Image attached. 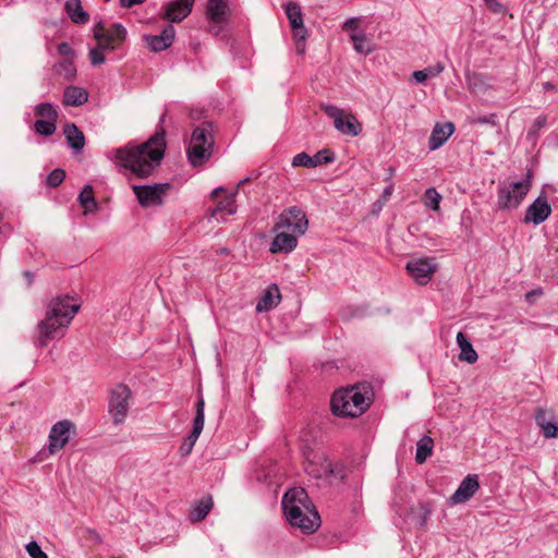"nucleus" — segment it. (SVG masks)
I'll use <instances>...</instances> for the list:
<instances>
[{"instance_id": "obj_1", "label": "nucleus", "mask_w": 558, "mask_h": 558, "mask_svg": "<svg viewBox=\"0 0 558 558\" xmlns=\"http://www.w3.org/2000/svg\"><path fill=\"white\" fill-rule=\"evenodd\" d=\"M166 131L162 125L145 143L112 150L117 163L138 178H147L160 165L166 151Z\"/></svg>"}, {"instance_id": "obj_2", "label": "nucleus", "mask_w": 558, "mask_h": 558, "mask_svg": "<svg viewBox=\"0 0 558 558\" xmlns=\"http://www.w3.org/2000/svg\"><path fill=\"white\" fill-rule=\"evenodd\" d=\"M78 310L80 304L69 294L52 298L47 304L45 318L36 326L35 344L45 348L50 341L62 338Z\"/></svg>"}, {"instance_id": "obj_3", "label": "nucleus", "mask_w": 558, "mask_h": 558, "mask_svg": "<svg viewBox=\"0 0 558 558\" xmlns=\"http://www.w3.org/2000/svg\"><path fill=\"white\" fill-rule=\"evenodd\" d=\"M282 509L289 523L305 533L315 532L320 525L318 512L311 507L307 493L302 487L289 489L282 497Z\"/></svg>"}, {"instance_id": "obj_4", "label": "nucleus", "mask_w": 558, "mask_h": 558, "mask_svg": "<svg viewBox=\"0 0 558 558\" xmlns=\"http://www.w3.org/2000/svg\"><path fill=\"white\" fill-rule=\"evenodd\" d=\"M282 509L289 523L305 533L315 532L320 525L318 512L311 507L307 493L302 487L289 489L282 497Z\"/></svg>"}, {"instance_id": "obj_5", "label": "nucleus", "mask_w": 558, "mask_h": 558, "mask_svg": "<svg viewBox=\"0 0 558 558\" xmlns=\"http://www.w3.org/2000/svg\"><path fill=\"white\" fill-rule=\"evenodd\" d=\"M369 407L364 393L357 387L339 389L333 392L330 400L332 414L337 416L357 417Z\"/></svg>"}, {"instance_id": "obj_6", "label": "nucleus", "mask_w": 558, "mask_h": 558, "mask_svg": "<svg viewBox=\"0 0 558 558\" xmlns=\"http://www.w3.org/2000/svg\"><path fill=\"white\" fill-rule=\"evenodd\" d=\"M214 124L204 122L193 130L187 147V158L196 167L203 165L211 156L214 148Z\"/></svg>"}, {"instance_id": "obj_7", "label": "nucleus", "mask_w": 558, "mask_h": 558, "mask_svg": "<svg viewBox=\"0 0 558 558\" xmlns=\"http://www.w3.org/2000/svg\"><path fill=\"white\" fill-rule=\"evenodd\" d=\"M531 189V173L524 180L500 185L497 193L500 209L517 208Z\"/></svg>"}, {"instance_id": "obj_8", "label": "nucleus", "mask_w": 558, "mask_h": 558, "mask_svg": "<svg viewBox=\"0 0 558 558\" xmlns=\"http://www.w3.org/2000/svg\"><path fill=\"white\" fill-rule=\"evenodd\" d=\"M131 396V389L124 384H118L110 390L108 411L114 425H120L125 421Z\"/></svg>"}, {"instance_id": "obj_9", "label": "nucleus", "mask_w": 558, "mask_h": 558, "mask_svg": "<svg viewBox=\"0 0 558 558\" xmlns=\"http://www.w3.org/2000/svg\"><path fill=\"white\" fill-rule=\"evenodd\" d=\"M305 472L315 478L328 480L330 476L344 478L342 465L332 464L324 453H315L313 459H307Z\"/></svg>"}, {"instance_id": "obj_10", "label": "nucleus", "mask_w": 558, "mask_h": 558, "mask_svg": "<svg viewBox=\"0 0 558 558\" xmlns=\"http://www.w3.org/2000/svg\"><path fill=\"white\" fill-rule=\"evenodd\" d=\"M322 110L333 119L335 128L342 134L357 136L362 132V125L353 114H347L333 105H324Z\"/></svg>"}, {"instance_id": "obj_11", "label": "nucleus", "mask_w": 558, "mask_h": 558, "mask_svg": "<svg viewBox=\"0 0 558 558\" xmlns=\"http://www.w3.org/2000/svg\"><path fill=\"white\" fill-rule=\"evenodd\" d=\"M308 227V220L305 213L296 207H290L283 210L275 223L274 230L289 229L298 235H303Z\"/></svg>"}, {"instance_id": "obj_12", "label": "nucleus", "mask_w": 558, "mask_h": 558, "mask_svg": "<svg viewBox=\"0 0 558 558\" xmlns=\"http://www.w3.org/2000/svg\"><path fill=\"white\" fill-rule=\"evenodd\" d=\"M132 190L142 207H155L163 204V197L170 190L169 183L154 185H132Z\"/></svg>"}, {"instance_id": "obj_13", "label": "nucleus", "mask_w": 558, "mask_h": 558, "mask_svg": "<svg viewBox=\"0 0 558 558\" xmlns=\"http://www.w3.org/2000/svg\"><path fill=\"white\" fill-rule=\"evenodd\" d=\"M205 401L203 397H199L196 402V415L193 420V429L189 437L184 439V441L181 444L179 448V452L182 457H187L197 441L203 428H204V422H205Z\"/></svg>"}, {"instance_id": "obj_14", "label": "nucleus", "mask_w": 558, "mask_h": 558, "mask_svg": "<svg viewBox=\"0 0 558 558\" xmlns=\"http://www.w3.org/2000/svg\"><path fill=\"white\" fill-rule=\"evenodd\" d=\"M195 0H171L163 5L160 16L171 23H180L190 15Z\"/></svg>"}, {"instance_id": "obj_15", "label": "nucleus", "mask_w": 558, "mask_h": 558, "mask_svg": "<svg viewBox=\"0 0 558 558\" xmlns=\"http://www.w3.org/2000/svg\"><path fill=\"white\" fill-rule=\"evenodd\" d=\"M72 429H74V424L69 420L59 421L52 425L49 433L50 453H54L57 450L65 447Z\"/></svg>"}, {"instance_id": "obj_16", "label": "nucleus", "mask_w": 558, "mask_h": 558, "mask_svg": "<svg viewBox=\"0 0 558 558\" xmlns=\"http://www.w3.org/2000/svg\"><path fill=\"white\" fill-rule=\"evenodd\" d=\"M405 268L417 283L426 284L436 271L437 266L429 258H416L409 260Z\"/></svg>"}, {"instance_id": "obj_17", "label": "nucleus", "mask_w": 558, "mask_h": 558, "mask_svg": "<svg viewBox=\"0 0 558 558\" xmlns=\"http://www.w3.org/2000/svg\"><path fill=\"white\" fill-rule=\"evenodd\" d=\"M551 214V207L544 195H539L527 208L523 218L524 223L533 222L535 226L544 222Z\"/></svg>"}, {"instance_id": "obj_18", "label": "nucleus", "mask_w": 558, "mask_h": 558, "mask_svg": "<svg viewBox=\"0 0 558 558\" xmlns=\"http://www.w3.org/2000/svg\"><path fill=\"white\" fill-rule=\"evenodd\" d=\"M480 487L476 474L466 475L460 483L457 490L450 496V504L458 505L470 500Z\"/></svg>"}, {"instance_id": "obj_19", "label": "nucleus", "mask_w": 558, "mask_h": 558, "mask_svg": "<svg viewBox=\"0 0 558 558\" xmlns=\"http://www.w3.org/2000/svg\"><path fill=\"white\" fill-rule=\"evenodd\" d=\"M174 36V27L168 24L160 35H145L143 39L151 51L160 52L172 45Z\"/></svg>"}, {"instance_id": "obj_20", "label": "nucleus", "mask_w": 558, "mask_h": 558, "mask_svg": "<svg viewBox=\"0 0 558 558\" xmlns=\"http://www.w3.org/2000/svg\"><path fill=\"white\" fill-rule=\"evenodd\" d=\"M454 124L452 122L436 123L428 138V147L430 150L440 148L447 140L453 134Z\"/></svg>"}, {"instance_id": "obj_21", "label": "nucleus", "mask_w": 558, "mask_h": 558, "mask_svg": "<svg viewBox=\"0 0 558 558\" xmlns=\"http://www.w3.org/2000/svg\"><path fill=\"white\" fill-rule=\"evenodd\" d=\"M229 12L228 0H208L206 4V17L216 25L227 21Z\"/></svg>"}, {"instance_id": "obj_22", "label": "nucleus", "mask_w": 558, "mask_h": 558, "mask_svg": "<svg viewBox=\"0 0 558 558\" xmlns=\"http://www.w3.org/2000/svg\"><path fill=\"white\" fill-rule=\"evenodd\" d=\"M277 232L270 243V252L272 254L292 252L298 245V234H291L280 230Z\"/></svg>"}, {"instance_id": "obj_23", "label": "nucleus", "mask_w": 558, "mask_h": 558, "mask_svg": "<svg viewBox=\"0 0 558 558\" xmlns=\"http://www.w3.org/2000/svg\"><path fill=\"white\" fill-rule=\"evenodd\" d=\"M125 37V27L119 23H116L111 26L110 29L107 31V35L104 39L105 43L102 44L101 48L114 50L124 41Z\"/></svg>"}, {"instance_id": "obj_24", "label": "nucleus", "mask_w": 558, "mask_h": 558, "mask_svg": "<svg viewBox=\"0 0 558 558\" xmlns=\"http://www.w3.org/2000/svg\"><path fill=\"white\" fill-rule=\"evenodd\" d=\"M88 94L83 87L70 85L63 92V104L65 106L78 107L87 102Z\"/></svg>"}, {"instance_id": "obj_25", "label": "nucleus", "mask_w": 558, "mask_h": 558, "mask_svg": "<svg viewBox=\"0 0 558 558\" xmlns=\"http://www.w3.org/2000/svg\"><path fill=\"white\" fill-rule=\"evenodd\" d=\"M63 133L71 148L76 151H81L83 149L85 146V136L74 123H66L64 125Z\"/></svg>"}, {"instance_id": "obj_26", "label": "nucleus", "mask_w": 558, "mask_h": 558, "mask_svg": "<svg viewBox=\"0 0 558 558\" xmlns=\"http://www.w3.org/2000/svg\"><path fill=\"white\" fill-rule=\"evenodd\" d=\"M457 343L461 350L459 359L470 364L475 363L478 357L477 353L473 349V345L468 339V337L462 331H459L457 335Z\"/></svg>"}, {"instance_id": "obj_27", "label": "nucleus", "mask_w": 558, "mask_h": 558, "mask_svg": "<svg viewBox=\"0 0 558 558\" xmlns=\"http://www.w3.org/2000/svg\"><path fill=\"white\" fill-rule=\"evenodd\" d=\"M64 9L72 22L76 24H86L89 15L82 8L80 0H66Z\"/></svg>"}, {"instance_id": "obj_28", "label": "nucleus", "mask_w": 558, "mask_h": 558, "mask_svg": "<svg viewBox=\"0 0 558 558\" xmlns=\"http://www.w3.org/2000/svg\"><path fill=\"white\" fill-rule=\"evenodd\" d=\"M235 193L228 195L225 199L220 201L217 206L211 211V217L216 219H225L227 216H231L235 214L236 206H235Z\"/></svg>"}, {"instance_id": "obj_29", "label": "nucleus", "mask_w": 558, "mask_h": 558, "mask_svg": "<svg viewBox=\"0 0 558 558\" xmlns=\"http://www.w3.org/2000/svg\"><path fill=\"white\" fill-rule=\"evenodd\" d=\"M214 506L211 496L203 497L191 510L189 518L192 522H199L206 518Z\"/></svg>"}, {"instance_id": "obj_30", "label": "nucleus", "mask_w": 558, "mask_h": 558, "mask_svg": "<svg viewBox=\"0 0 558 558\" xmlns=\"http://www.w3.org/2000/svg\"><path fill=\"white\" fill-rule=\"evenodd\" d=\"M434 440L429 436H423L416 444L415 461L417 464L424 463L432 456Z\"/></svg>"}, {"instance_id": "obj_31", "label": "nucleus", "mask_w": 558, "mask_h": 558, "mask_svg": "<svg viewBox=\"0 0 558 558\" xmlns=\"http://www.w3.org/2000/svg\"><path fill=\"white\" fill-rule=\"evenodd\" d=\"M350 39L356 52L365 56L373 52L374 47L369 44L364 31H361L360 33H351Z\"/></svg>"}, {"instance_id": "obj_32", "label": "nucleus", "mask_w": 558, "mask_h": 558, "mask_svg": "<svg viewBox=\"0 0 558 558\" xmlns=\"http://www.w3.org/2000/svg\"><path fill=\"white\" fill-rule=\"evenodd\" d=\"M276 294L272 293L271 290H267L263 296L258 300L256 304L257 312H268L277 306L280 300V293L277 288H275Z\"/></svg>"}, {"instance_id": "obj_33", "label": "nucleus", "mask_w": 558, "mask_h": 558, "mask_svg": "<svg viewBox=\"0 0 558 558\" xmlns=\"http://www.w3.org/2000/svg\"><path fill=\"white\" fill-rule=\"evenodd\" d=\"M537 425L542 428L545 438H558V425L547 422L545 411L538 410L535 416Z\"/></svg>"}, {"instance_id": "obj_34", "label": "nucleus", "mask_w": 558, "mask_h": 558, "mask_svg": "<svg viewBox=\"0 0 558 558\" xmlns=\"http://www.w3.org/2000/svg\"><path fill=\"white\" fill-rule=\"evenodd\" d=\"M283 8L291 27L303 24V15L300 4L294 1H289L283 5Z\"/></svg>"}, {"instance_id": "obj_35", "label": "nucleus", "mask_w": 558, "mask_h": 558, "mask_svg": "<svg viewBox=\"0 0 558 558\" xmlns=\"http://www.w3.org/2000/svg\"><path fill=\"white\" fill-rule=\"evenodd\" d=\"M78 201L84 207L86 213H93L97 209L98 205L94 197L93 187L85 185L78 195Z\"/></svg>"}, {"instance_id": "obj_36", "label": "nucleus", "mask_w": 558, "mask_h": 558, "mask_svg": "<svg viewBox=\"0 0 558 558\" xmlns=\"http://www.w3.org/2000/svg\"><path fill=\"white\" fill-rule=\"evenodd\" d=\"M54 71L58 75L69 81L73 80L76 76V68L73 61L70 59H64L58 62L54 65Z\"/></svg>"}, {"instance_id": "obj_37", "label": "nucleus", "mask_w": 558, "mask_h": 558, "mask_svg": "<svg viewBox=\"0 0 558 558\" xmlns=\"http://www.w3.org/2000/svg\"><path fill=\"white\" fill-rule=\"evenodd\" d=\"M35 114L44 120H57L58 112L50 102H41L35 107Z\"/></svg>"}, {"instance_id": "obj_38", "label": "nucleus", "mask_w": 558, "mask_h": 558, "mask_svg": "<svg viewBox=\"0 0 558 558\" xmlns=\"http://www.w3.org/2000/svg\"><path fill=\"white\" fill-rule=\"evenodd\" d=\"M56 121L39 119L35 122V131L40 135L50 136L56 132Z\"/></svg>"}, {"instance_id": "obj_39", "label": "nucleus", "mask_w": 558, "mask_h": 558, "mask_svg": "<svg viewBox=\"0 0 558 558\" xmlns=\"http://www.w3.org/2000/svg\"><path fill=\"white\" fill-rule=\"evenodd\" d=\"M292 28L293 37L296 39V50L299 53H303L305 50L304 41L307 37V29L304 23Z\"/></svg>"}, {"instance_id": "obj_40", "label": "nucleus", "mask_w": 558, "mask_h": 558, "mask_svg": "<svg viewBox=\"0 0 558 558\" xmlns=\"http://www.w3.org/2000/svg\"><path fill=\"white\" fill-rule=\"evenodd\" d=\"M425 205L432 210H439L441 195L434 187H429L424 193Z\"/></svg>"}, {"instance_id": "obj_41", "label": "nucleus", "mask_w": 558, "mask_h": 558, "mask_svg": "<svg viewBox=\"0 0 558 558\" xmlns=\"http://www.w3.org/2000/svg\"><path fill=\"white\" fill-rule=\"evenodd\" d=\"M546 124V117L539 116L537 117L531 128L527 131V140L535 142L538 138L539 131L545 126Z\"/></svg>"}, {"instance_id": "obj_42", "label": "nucleus", "mask_w": 558, "mask_h": 558, "mask_svg": "<svg viewBox=\"0 0 558 558\" xmlns=\"http://www.w3.org/2000/svg\"><path fill=\"white\" fill-rule=\"evenodd\" d=\"M64 178L65 171L60 168H57L48 174L46 179V184L49 187H57L63 182Z\"/></svg>"}, {"instance_id": "obj_43", "label": "nucleus", "mask_w": 558, "mask_h": 558, "mask_svg": "<svg viewBox=\"0 0 558 558\" xmlns=\"http://www.w3.org/2000/svg\"><path fill=\"white\" fill-rule=\"evenodd\" d=\"M292 166L293 167L314 168L313 157L304 151L300 153L293 157Z\"/></svg>"}, {"instance_id": "obj_44", "label": "nucleus", "mask_w": 558, "mask_h": 558, "mask_svg": "<svg viewBox=\"0 0 558 558\" xmlns=\"http://www.w3.org/2000/svg\"><path fill=\"white\" fill-rule=\"evenodd\" d=\"M313 157V163L314 168L323 165V163H329L333 161V156L330 155V151L328 149H322L317 151Z\"/></svg>"}, {"instance_id": "obj_45", "label": "nucleus", "mask_w": 558, "mask_h": 558, "mask_svg": "<svg viewBox=\"0 0 558 558\" xmlns=\"http://www.w3.org/2000/svg\"><path fill=\"white\" fill-rule=\"evenodd\" d=\"M104 50L107 49L101 48L99 45L96 48L90 49L89 60L93 65H100L105 62Z\"/></svg>"}, {"instance_id": "obj_46", "label": "nucleus", "mask_w": 558, "mask_h": 558, "mask_svg": "<svg viewBox=\"0 0 558 558\" xmlns=\"http://www.w3.org/2000/svg\"><path fill=\"white\" fill-rule=\"evenodd\" d=\"M430 513H432V508L428 504H421L418 506V508H417V515H418L417 524L421 527L425 526Z\"/></svg>"}, {"instance_id": "obj_47", "label": "nucleus", "mask_w": 558, "mask_h": 558, "mask_svg": "<svg viewBox=\"0 0 558 558\" xmlns=\"http://www.w3.org/2000/svg\"><path fill=\"white\" fill-rule=\"evenodd\" d=\"M26 551L32 558H48V555L41 550V547L35 541L26 545Z\"/></svg>"}, {"instance_id": "obj_48", "label": "nucleus", "mask_w": 558, "mask_h": 558, "mask_svg": "<svg viewBox=\"0 0 558 558\" xmlns=\"http://www.w3.org/2000/svg\"><path fill=\"white\" fill-rule=\"evenodd\" d=\"M107 31L101 22L97 23L94 26V37L98 41L99 46L102 47V44L105 43V36L107 35Z\"/></svg>"}, {"instance_id": "obj_49", "label": "nucleus", "mask_w": 558, "mask_h": 558, "mask_svg": "<svg viewBox=\"0 0 558 558\" xmlns=\"http://www.w3.org/2000/svg\"><path fill=\"white\" fill-rule=\"evenodd\" d=\"M444 70L445 65L441 62H437L436 64L429 65L424 69V71L426 72V78L435 77L439 75Z\"/></svg>"}, {"instance_id": "obj_50", "label": "nucleus", "mask_w": 558, "mask_h": 558, "mask_svg": "<svg viewBox=\"0 0 558 558\" xmlns=\"http://www.w3.org/2000/svg\"><path fill=\"white\" fill-rule=\"evenodd\" d=\"M342 28L344 31H349L350 34L351 33H359L357 32V28H359V19L356 17H349L344 23H343V26Z\"/></svg>"}, {"instance_id": "obj_51", "label": "nucleus", "mask_w": 558, "mask_h": 558, "mask_svg": "<svg viewBox=\"0 0 558 558\" xmlns=\"http://www.w3.org/2000/svg\"><path fill=\"white\" fill-rule=\"evenodd\" d=\"M57 50H58L59 54L65 56V57L73 56V53H74L72 47L65 41L60 43L57 47Z\"/></svg>"}, {"instance_id": "obj_52", "label": "nucleus", "mask_w": 558, "mask_h": 558, "mask_svg": "<svg viewBox=\"0 0 558 558\" xmlns=\"http://www.w3.org/2000/svg\"><path fill=\"white\" fill-rule=\"evenodd\" d=\"M486 5L494 13H504L506 11V8L504 7V4H501L497 0L486 3Z\"/></svg>"}, {"instance_id": "obj_53", "label": "nucleus", "mask_w": 558, "mask_h": 558, "mask_svg": "<svg viewBox=\"0 0 558 558\" xmlns=\"http://www.w3.org/2000/svg\"><path fill=\"white\" fill-rule=\"evenodd\" d=\"M412 75L416 83H424L427 80L426 72L424 71V69L420 71H414Z\"/></svg>"}, {"instance_id": "obj_54", "label": "nucleus", "mask_w": 558, "mask_h": 558, "mask_svg": "<svg viewBox=\"0 0 558 558\" xmlns=\"http://www.w3.org/2000/svg\"><path fill=\"white\" fill-rule=\"evenodd\" d=\"M146 0H120V4L121 7L123 8H132L136 4H141L143 2H145Z\"/></svg>"}, {"instance_id": "obj_55", "label": "nucleus", "mask_w": 558, "mask_h": 558, "mask_svg": "<svg viewBox=\"0 0 558 558\" xmlns=\"http://www.w3.org/2000/svg\"><path fill=\"white\" fill-rule=\"evenodd\" d=\"M24 276H25V278L27 279V284H28V286H29V284H32V282H33V278H34V277H33V274H32V272H29V271H25V272H24Z\"/></svg>"}, {"instance_id": "obj_56", "label": "nucleus", "mask_w": 558, "mask_h": 558, "mask_svg": "<svg viewBox=\"0 0 558 558\" xmlns=\"http://www.w3.org/2000/svg\"><path fill=\"white\" fill-rule=\"evenodd\" d=\"M490 119H492V118H488V117H481V118H478L477 122H478V123H482V124H484V123H489V122H490Z\"/></svg>"}, {"instance_id": "obj_57", "label": "nucleus", "mask_w": 558, "mask_h": 558, "mask_svg": "<svg viewBox=\"0 0 558 558\" xmlns=\"http://www.w3.org/2000/svg\"><path fill=\"white\" fill-rule=\"evenodd\" d=\"M223 191H225V189H223V187H221V186H219V187H217V189H215V190L213 191L211 195H213L214 197H216L219 193H221V192H223Z\"/></svg>"}, {"instance_id": "obj_58", "label": "nucleus", "mask_w": 558, "mask_h": 558, "mask_svg": "<svg viewBox=\"0 0 558 558\" xmlns=\"http://www.w3.org/2000/svg\"><path fill=\"white\" fill-rule=\"evenodd\" d=\"M248 181V178H245L243 180H241L239 183H238V187L244 185L246 182Z\"/></svg>"}, {"instance_id": "obj_59", "label": "nucleus", "mask_w": 558, "mask_h": 558, "mask_svg": "<svg viewBox=\"0 0 558 558\" xmlns=\"http://www.w3.org/2000/svg\"><path fill=\"white\" fill-rule=\"evenodd\" d=\"M391 189H392L391 186L387 187V189L384 191V195H385V196L390 195V194H391Z\"/></svg>"}, {"instance_id": "obj_60", "label": "nucleus", "mask_w": 558, "mask_h": 558, "mask_svg": "<svg viewBox=\"0 0 558 558\" xmlns=\"http://www.w3.org/2000/svg\"><path fill=\"white\" fill-rule=\"evenodd\" d=\"M165 117H166L165 114H162V116L160 117V121H159V123H160V124H161V123H163Z\"/></svg>"}]
</instances>
